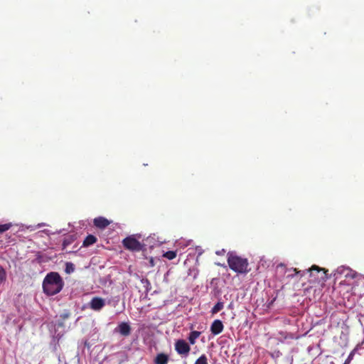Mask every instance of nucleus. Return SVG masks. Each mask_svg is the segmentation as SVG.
Returning a JSON list of instances; mask_svg holds the SVG:
<instances>
[{
	"mask_svg": "<svg viewBox=\"0 0 364 364\" xmlns=\"http://www.w3.org/2000/svg\"><path fill=\"white\" fill-rule=\"evenodd\" d=\"M63 287L64 282L60 274L56 272H48L42 284L43 293L49 296L58 294Z\"/></svg>",
	"mask_w": 364,
	"mask_h": 364,
	"instance_id": "1",
	"label": "nucleus"
},
{
	"mask_svg": "<svg viewBox=\"0 0 364 364\" xmlns=\"http://www.w3.org/2000/svg\"><path fill=\"white\" fill-rule=\"evenodd\" d=\"M146 237V241L149 240ZM141 234H134L126 237L122 240V245L126 250L131 252H140L146 250L148 245L144 242Z\"/></svg>",
	"mask_w": 364,
	"mask_h": 364,
	"instance_id": "2",
	"label": "nucleus"
},
{
	"mask_svg": "<svg viewBox=\"0 0 364 364\" xmlns=\"http://www.w3.org/2000/svg\"><path fill=\"white\" fill-rule=\"evenodd\" d=\"M227 256L229 267L232 271L238 274H246L249 272L247 269L249 263L246 258L238 256L233 251L228 252Z\"/></svg>",
	"mask_w": 364,
	"mask_h": 364,
	"instance_id": "3",
	"label": "nucleus"
},
{
	"mask_svg": "<svg viewBox=\"0 0 364 364\" xmlns=\"http://www.w3.org/2000/svg\"><path fill=\"white\" fill-rule=\"evenodd\" d=\"M297 274H301V277L305 274H309V280L311 282H319L320 280H323L326 278L324 269L316 265H313L311 269L299 271Z\"/></svg>",
	"mask_w": 364,
	"mask_h": 364,
	"instance_id": "4",
	"label": "nucleus"
},
{
	"mask_svg": "<svg viewBox=\"0 0 364 364\" xmlns=\"http://www.w3.org/2000/svg\"><path fill=\"white\" fill-rule=\"evenodd\" d=\"M56 320L53 322L54 325V333L53 334L52 341L50 343L51 345H54V349H57V346L58 345L59 340L63 336L65 333V326L64 323V320L60 319L58 316L56 317Z\"/></svg>",
	"mask_w": 364,
	"mask_h": 364,
	"instance_id": "5",
	"label": "nucleus"
},
{
	"mask_svg": "<svg viewBox=\"0 0 364 364\" xmlns=\"http://www.w3.org/2000/svg\"><path fill=\"white\" fill-rule=\"evenodd\" d=\"M175 350L178 354L183 357H187L191 350V347L185 340L178 339L175 343Z\"/></svg>",
	"mask_w": 364,
	"mask_h": 364,
	"instance_id": "6",
	"label": "nucleus"
},
{
	"mask_svg": "<svg viewBox=\"0 0 364 364\" xmlns=\"http://www.w3.org/2000/svg\"><path fill=\"white\" fill-rule=\"evenodd\" d=\"M132 328L129 322H121L114 329V333H119L121 336L127 337L131 334Z\"/></svg>",
	"mask_w": 364,
	"mask_h": 364,
	"instance_id": "7",
	"label": "nucleus"
},
{
	"mask_svg": "<svg viewBox=\"0 0 364 364\" xmlns=\"http://www.w3.org/2000/svg\"><path fill=\"white\" fill-rule=\"evenodd\" d=\"M105 306V299L98 296L93 297L89 303L90 308L94 311H100Z\"/></svg>",
	"mask_w": 364,
	"mask_h": 364,
	"instance_id": "8",
	"label": "nucleus"
},
{
	"mask_svg": "<svg viewBox=\"0 0 364 364\" xmlns=\"http://www.w3.org/2000/svg\"><path fill=\"white\" fill-rule=\"evenodd\" d=\"M223 328L224 326L223 322L219 319L215 320L210 326V331L215 336L220 333L223 331Z\"/></svg>",
	"mask_w": 364,
	"mask_h": 364,
	"instance_id": "9",
	"label": "nucleus"
},
{
	"mask_svg": "<svg viewBox=\"0 0 364 364\" xmlns=\"http://www.w3.org/2000/svg\"><path fill=\"white\" fill-rule=\"evenodd\" d=\"M77 238V233L71 232L68 235H66L63 240L62 249L65 250L68 245L74 242V241H75Z\"/></svg>",
	"mask_w": 364,
	"mask_h": 364,
	"instance_id": "10",
	"label": "nucleus"
},
{
	"mask_svg": "<svg viewBox=\"0 0 364 364\" xmlns=\"http://www.w3.org/2000/svg\"><path fill=\"white\" fill-rule=\"evenodd\" d=\"M168 356L164 353H159L154 359L155 364H167Z\"/></svg>",
	"mask_w": 364,
	"mask_h": 364,
	"instance_id": "11",
	"label": "nucleus"
},
{
	"mask_svg": "<svg viewBox=\"0 0 364 364\" xmlns=\"http://www.w3.org/2000/svg\"><path fill=\"white\" fill-rule=\"evenodd\" d=\"M364 343V341H362L361 343H358L356 345V346L351 350V352L349 353L348 358H346V361H347V363H350V362L352 361V360L353 359V357L355 355V354L358 352V350L359 349L361 348L362 347V345Z\"/></svg>",
	"mask_w": 364,
	"mask_h": 364,
	"instance_id": "12",
	"label": "nucleus"
},
{
	"mask_svg": "<svg viewBox=\"0 0 364 364\" xmlns=\"http://www.w3.org/2000/svg\"><path fill=\"white\" fill-rule=\"evenodd\" d=\"M97 242V238L92 235H87L83 241L82 245L84 247H89Z\"/></svg>",
	"mask_w": 364,
	"mask_h": 364,
	"instance_id": "13",
	"label": "nucleus"
},
{
	"mask_svg": "<svg viewBox=\"0 0 364 364\" xmlns=\"http://www.w3.org/2000/svg\"><path fill=\"white\" fill-rule=\"evenodd\" d=\"M200 333H201L200 331H191L188 338L190 344H191V345L195 344L196 340L200 336Z\"/></svg>",
	"mask_w": 364,
	"mask_h": 364,
	"instance_id": "14",
	"label": "nucleus"
},
{
	"mask_svg": "<svg viewBox=\"0 0 364 364\" xmlns=\"http://www.w3.org/2000/svg\"><path fill=\"white\" fill-rule=\"evenodd\" d=\"M177 251L176 250H169L163 253L162 257H165L168 260H172L176 257Z\"/></svg>",
	"mask_w": 364,
	"mask_h": 364,
	"instance_id": "15",
	"label": "nucleus"
},
{
	"mask_svg": "<svg viewBox=\"0 0 364 364\" xmlns=\"http://www.w3.org/2000/svg\"><path fill=\"white\" fill-rule=\"evenodd\" d=\"M350 269L348 267H340L336 270L335 274H345V277H347L349 276V272Z\"/></svg>",
	"mask_w": 364,
	"mask_h": 364,
	"instance_id": "16",
	"label": "nucleus"
},
{
	"mask_svg": "<svg viewBox=\"0 0 364 364\" xmlns=\"http://www.w3.org/2000/svg\"><path fill=\"white\" fill-rule=\"evenodd\" d=\"M224 307V303L223 301H219L211 309L210 312L213 314H217L220 310H222Z\"/></svg>",
	"mask_w": 364,
	"mask_h": 364,
	"instance_id": "17",
	"label": "nucleus"
},
{
	"mask_svg": "<svg viewBox=\"0 0 364 364\" xmlns=\"http://www.w3.org/2000/svg\"><path fill=\"white\" fill-rule=\"evenodd\" d=\"M75 265L72 262H66L65 263V272L67 273V274H71L73 273L74 271H75Z\"/></svg>",
	"mask_w": 364,
	"mask_h": 364,
	"instance_id": "18",
	"label": "nucleus"
},
{
	"mask_svg": "<svg viewBox=\"0 0 364 364\" xmlns=\"http://www.w3.org/2000/svg\"><path fill=\"white\" fill-rule=\"evenodd\" d=\"M119 299V296L112 297L108 300L107 304L112 306H116L118 304Z\"/></svg>",
	"mask_w": 364,
	"mask_h": 364,
	"instance_id": "19",
	"label": "nucleus"
},
{
	"mask_svg": "<svg viewBox=\"0 0 364 364\" xmlns=\"http://www.w3.org/2000/svg\"><path fill=\"white\" fill-rule=\"evenodd\" d=\"M195 364H208V358L205 354L201 355L195 362Z\"/></svg>",
	"mask_w": 364,
	"mask_h": 364,
	"instance_id": "20",
	"label": "nucleus"
},
{
	"mask_svg": "<svg viewBox=\"0 0 364 364\" xmlns=\"http://www.w3.org/2000/svg\"><path fill=\"white\" fill-rule=\"evenodd\" d=\"M33 262H37L38 264H41L43 262H45L46 259H44L43 255L40 252H38L36 255V258L33 260Z\"/></svg>",
	"mask_w": 364,
	"mask_h": 364,
	"instance_id": "21",
	"label": "nucleus"
},
{
	"mask_svg": "<svg viewBox=\"0 0 364 364\" xmlns=\"http://www.w3.org/2000/svg\"><path fill=\"white\" fill-rule=\"evenodd\" d=\"M70 316V312L68 310H64L63 313H61L59 316H58V318H60L62 320H66L69 318Z\"/></svg>",
	"mask_w": 364,
	"mask_h": 364,
	"instance_id": "22",
	"label": "nucleus"
},
{
	"mask_svg": "<svg viewBox=\"0 0 364 364\" xmlns=\"http://www.w3.org/2000/svg\"><path fill=\"white\" fill-rule=\"evenodd\" d=\"M6 279V272L5 269L0 266V284L3 283Z\"/></svg>",
	"mask_w": 364,
	"mask_h": 364,
	"instance_id": "23",
	"label": "nucleus"
},
{
	"mask_svg": "<svg viewBox=\"0 0 364 364\" xmlns=\"http://www.w3.org/2000/svg\"><path fill=\"white\" fill-rule=\"evenodd\" d=\"M141 282L144 285V287L146 289L147 291L150 289L151 283L147 278H142L141 279Z\"/></svg>",
	"mask_w": 364,
	"mask_h": 364,
	"instance_id": "24",
	"label": "nucleus"
},
{
	"mask_svg": "<svg viewBox=\"0 0 364 364\" xmlns=\"http://www.w3.org/2000/svg\"><path fill=\"white\" fill-rule=\"evenodd\" d=\"M282 355V353L279 350H276L271 353V357L274 359H277Z\"/></svg>",
	"mask_w": 364,
	"mask_h": 364,
	"instance_id": "25",
	"label": "nucleus"
},
{
	"mask_svg": "<svg viewBox=\"0 0 364 364\" xmlns=\"http://www.w3.org/2000/svg\"><path fill=\"white\" fill-rule=\"evenodd\" d=\"M225 250L222 249L221 250H218V251H217L215 253H216V255H224V254H225Z\"/></svg>",
	"mask_w": 364,
	"mask_h": 364,
	"instance_id": "26",
	"label": "nucleus"
},
{
	"mask_svg": "<svg viewBox=\"0 0 364 364\" xmlns=\"http://www.w3.org/2000/svg\"><path fill=\"white\" fill-rule=\"evenodd\" d=\"M277 268L278 269H285V266L283 264H279V265H277Z\"/></svg>",
	"mask_w": 364,
	"mask_h": 364,
	"instance_id": "27",
	"label": "nucleus"
},
{
	"mask_svg": "<svg viewBox=\"0 0 364 364\" xmlns=\"http://www.w3.org/2000/svg\"><path fill=\"white\" fill-rule=\"evenodd\" d=\"M8 229H0V233H3L4 232H5Z\"/></svg>",
	"mask_w": 364,
	"mask_h": 364,
	"instance_id": "28",
	"label": "nucleus"
},
{
	"mask_svg": "<svg viewBox=\"0 0 364 364\" xmlns=\"http://www.w3.org/2000/svg\"><path fill=\"white\" fill-rule=\"evenodd\" d=\"M151 264L152 266L154 265L153 259H151Z\"/></svg>",
	"mask_w": 364,
	"mask_h": 364,
	"instance_id": "29",
	"label": "nucleus"
},
{
	"mask_svg": "<svg viewBox=\"0 0 364 364\" xmlns=\"http://www.w3.org/2000/svg\"><path fill=\"white\" fill-rule=\"evenodd\" d=\"M343 364H350L349 363H347V361L345 360Z\"/></svg>",
	"mask_w": 364,
	"mask_h": 364,
	"instance_id": "30",
	"label": "nucleus"
},
{
	"mask_svg": "<svg viewBox=\"0 0 364 364\" xmlns=\"http://www.w3.org/2000/svg\"><path fill=\"white\" fill-rule=\"evenodd\" d=\"M191 242V240H190L188 242ZM188 245H189V243L186 244V246H188Z\"/></svg>",
	"mask_w": 364,
	"mask_h": 364,
	"instance_id": "31",
	"label": "nucleus"
}]
</instances>
